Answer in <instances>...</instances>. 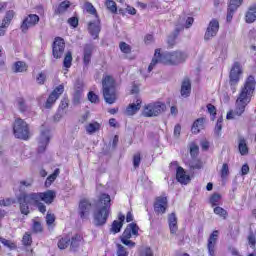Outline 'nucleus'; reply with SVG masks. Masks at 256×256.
Instances as JSON below:
<instances>
[{"instance_id":"72a5a7b5","label":"nucleus","mask_w":256,"mask_h":256,"mask_svg":"<svg viewBox=\"0 0 256 256\" xmlns=\"http://www.w3.org/2000/svg\"><path fill=\"white\" fill-rule=\"evenodd\" d=\"M59 173H61V171L59 170V168H56L54 172L47 177L45 186L51 187V184L55 181V179H57V177H59Z\"/></svg>"},{"instance_id":"6e6d98bb","label":"nucleus","mask_w":256,"mask_h":256,"mask_svg":"<svg viewBox=\"0 0 256 256\" xmlns=\"http://www.w3.org/2000/svg\"><path fill=\"white\" fill-rule=\"evenodd\" d=\"M140 256H155L153 250L149 247L142 248L140 251Z\"/></svg>"},{"instance_id":"2eb2a0df","label":"nucleus","mask_w":256,"mask_h":256,"mask_svg":"<svg viewBox=\"0 0 256 256\" xmlns=\"http://www.w3.org/2000/svg\"><path fill=\"white\" fill-rule=\"evenodd\" d=\"M39 23V16L37 14H29L22 22L20 29L22 33H27L30 27H35Z\"/></svg>"},{"instance_id":"b1692460","label":"nucleus","mask_w":256,"mask_h":256,"mask_svg":"<svg viewBox=\"0 0 256 256\" xmlns=\"http://www.w3.org/2000/svg\"><path fill=\"white\" fill-rule=\"evenodd\" d=\"M168 225L170 233L172 235H175V233H177V231L179 230V226H177V215L175 214V212H172L168 215Z\"/></svg>"},{"instance_id":"5701e85b","label":"nucleus","mask_w":256,"mask_h":256,"mask_svg":"<svg viewBox=\"0 0 256 256\" xmlns=\"http://www.w3.org/2000/svg\"><path fill=\"white\" fill-rule=\"evenodd\" d=\"M91 57H93V45L86 44L83 52V63L85 67L91 63Z\"/></svg>"},{"instance_id":"a211bd4d","label":"nucleus","mask_w":256,"mask_h":256,"mask_svg":"<svg viewBox=\"0 0 256 256\" xmlns=\"http://www.w3.org/2000/svg\"><path fill=\"white\" fill-rule=\"evenodd\" d=\"M168 207V202H167V197L165 196H159L156 198V201L154 203V211L155 213H158L163 215L167 211Z\"/></svg>"},{"instance_id":"a18cd8bd","label":"nucleus","mask_w":256,"mask_h":256,"mask_svg":"<svg viewBox=\"0 0 256 256\" xmlns=\"http://www.w3.org/2000/svg\"><path fill=\"white\" fill-rule=\"evenodd\" d=\"M117 256H129V252H127V249L124 248L123 245L121 244H117V252H116Z\"/></svg>"},{"instance_id":"f8f14e48","label":"nucleus","mask_w":256,"mask_h":256,"mask_svg":"<svg viewBox=\"0 0 256 256\" xmlns=\"http://www.w3.org/2000/svg\"><path fill=\"white\" fill-rule=\"evenodd\" d=\"M65 53V40L61 37L55 38L52 46V55L54 59H61Z\"/></svg>"},{"instance_id":"09e8293b","label":"nucleus","mask_w":256,"mask_h":256,"mask_svg":"<svg viewBox=\"0 0 256 256\" xmlns=\"http://www.w3.org/2000/svg\"><path fill=\"white\" fill-rule=\"evenodd\" d=\"M190 155L192 159L197 158V155H199V146L192 144L190 146Z\"/></svg>"},{"instance_id":"603ef678","label":"nucleus","mask_w":256,"mask_h":256,"mask_svg":"<svg viewBox=\"0 0 256 256\" xmlns=\"http://www.w3.org/2000/svg\"><path fill=\"white\" fill-rule=\"evenodd\" d=\"M22 243L25 246H29L33 243V240L31 238V235L29 233H25L23 238H22Z\"/></svg>"},{"instance_id":"dca6fc26","label":"nucleus","mask_w":256,"mask_h":256,"mask_svg":"<svg viewBox=\"0 0 256 256\" xmlns=\"http://www.w3.org/2000/svg\"><path fill=\"white\" fill-rule=\"evenodd\" d=\"M50 139L49 130H42L38 139V153H45Z\"/></svg>"},{"instance_id":"393cba45","label":"nucleus","mask_w":256,"mask_h":256,"mask_svg":"<svg viewBox=\"0 0 256 256\" xmlns=\"http://www.w3.org/2000/svg\"><path fill=\"white\" fill-rule=\"evenodd\" d=\"M205 118H198L194 121L191 127V131L194 135H197L205 129Z\"/></svg>"},{"instance_id":"6e6552de","label":"nucleus","mask_w":256,"mask_h":256,"mask_svg":"<svg viewBox=\"0 0 256 256\" xmlns=\"http://www.w3.org/2000/svg\"><path fill=\"white\" fill-rule=\"evenodd\" d=\"M55 197H57V194L53 190H48L46 192H32L30 193V199L32 201H44L47 205H51L53 201H55Z\"/></svg>"},{"instance_id":"c03bdc74","label":"nucleus","mask_w":256,"mask_h":256,"mask_svg":"<svg viewBox=\"0 0 256 256\" xmlns=\"http://www.w3.org/2000/svg\"><path fill=\"white\" fill-rule=\"evenodd\" d=\"M106 7L108 10L111 11V13H117V4L113 0H107L106 1Z\"/></svg>"},{"instance_id":"aec40b11","label":"nucleus","mask_w":256,"mask_h":256,"mask_svg":"<svg viewBox=\"0 0 256 256\" xmlns=\"http://www.w3.org/2000/svg\"><path fill=\"white\" fill-rule=\"evenodd\" d=\"M217 239H219V231L215 230L208 239V253L210 256H215V245H217Z\"/></svg>"},{"instance_id":"4c0bfd02","label":"nucleus","mask_w":256,"mask_h":256,"mask_svg":"<svg viewBox=\"0 0 256 256\" xmlns=\"http://www.w3.org/2000/svg\"><path fill=\"white\" fill-rule=\"evenodd\" d=\"M81 235L76 234L71 238V242H70V247L71 249H77V247H79V243H81Z\"/></svg>"},{"instance_id":"8fccbe9b","label":"nucleus","mask_w":256,"mask_h":256,"mask_svg":"<svg viewBox=\"0 0 256 256\" xmlns=\"http://www.w3.org/2000/svg\"><path fill=\"white\" fill-rule=\"evenodd\" d=\"M133 165H134L135 169L139 168V165H141V153L138 152V153L134 154Z\"/></svg>"},{"instance_id":"bf43d9fd","label":"nucleus","mask_w":256,"mask_h":256,"mask_svg":"<svg viewBox=\"0 0 256 256\" xmlns=\"http://www.w3.org/2000/svg\"><path fill=\"white\" fill-rule=\"evenodd\" d=\"M88 100L91 103H99V96H97V94H95L93 92H89L88 93Z\"/></svg>"},{"instance_id":"1a4fd4ad","label":"nucleus","mask_w":256,"mask_h":256,"mask_svg":"<svg viewBox=\"0 0 256 256\" xmlns=\"http://www.w3.org/2000/svg\"><path fill=\"white\" fill-rule=\"evenodd\" d=\"M241 75H243V68L241 67V63L234 62L229 73V83L232 87L239 85V81H241Z\"/></svg>"},{"instance_id":"e433bc0d","label":"nucleus","mask_w":256,"mask_h":256,"mask_svg":"<svg viewBox=\"0 0 256 256\" xmlns=\"http://www.w3.org/2000/svg\"><path fill=\"white\" fill-rule=\"evenodd\" d=\"M72 63H73V54L71 52H67L64 57L63 65L66 69H70Z\"/></svg>"},{"instance_id":"a878e982","label":"nucleus","mask_w":256,"mask_h":256,"mask_svg":"<svg viewBox=\"0 0 256 256\" xmlns=\"http://www.w3.org/2000/svg\"><path fill=\"white\" fill-rule=\"evenodd\" d=\"M181 96L187 98L191 95V80L189 78H185L181 85Z\"/></svg>"},{"instance_id":"7ed1b4c3","label":"nucleus","mask_w":256,"mask_h":256,"mask_svg":"<svg viewBox=\"0 0 256 256\" xmlns=\"http://www.w3.org/2000/svg\"><path fill=\"white\" fill-rule=\"evenodd\" d=\"M111 214V196L109 194H101L93 212V223L95 227H103L106 225L109 215Z\"/></svg>"},{"instance_id":"f704fd0d","label":"nucleus","mask_w":256,"mask_h":256,"mask_svg":"<svg viewBox=\"0 0 256 256\" xmlns=\"http://www.w3.org/2000/svg\"><path fill=\"white\" fill-rule=\"evenodd\" d=\"M71 243V237L70 236H63L58 241V247L59 249H67Z\"/></svg>"},{"instance_id":"6ab92c4d","label":"nucleus","mask_w":256,"mask_h":256,"mask_svg":"<svg viewBox=\"0 0 256 256\" xmlns=\"http://www.w3.org/2000/svg\"><path fill=\"white\" fill-rule=\"evenodd\" d=\"M241 3H243V0H230L226 17L228 23H231L233 20V15L237 11V8L240 7Z\"/></svg>"},{"instance_id":"c9c22d12","label":"nucleus","mask_w":256,"mask_h":256,"mask_svg":"<svg viewBox=\"0 0 256 256\" xmlns=\"http://www.w3.org/2000/svg\"><path fill=\"white\" fill-rule=\"evenodd\" d=\"M13 17H15V12L13 10H9L8 12H6L5 17L2 20V23L4 24V26L11 25V21H13Z\"/></svg>"},{"instance_id":"cd10ccee","label":"nucleus","mask_w":256,"mask_h":256,"mask_svg":"<svg viewBox=\"0 0 256 256\" xmlns=\"http://www.w3.org/2000/svg\"><path fill=\"white\" fill-rule=\"evenodd\" d=\"M246 23H255L256 21V4H253L248 8L245 15Z\"/></svg>"},{"instance_id":"2f4dec72","label":"nucleus","mask_w":256,"mask_h":256,"mask_svg":"<svg viewBox=\"0 0 256 256\" xmlns=\"http://www.w3.org/2000/svg\"><path fill=\"white\" fill-rule=\"evenodd\" d=\"M27 69H28L27 63H25L23 61H17L13 65L14 73H25V71H27Z\"/></svg>"},{"instance_id":"c756f323","label":"nucleus","mask_w":256,"mask_h":256,"mask_svg":"<svg viewBox=\"0 0 256 256\" xmlns=\"http://www.w3.org/2000/svg\"><path fill=\"white\" fill-rule=\"evenodd\" d=\"M85 129L88 135H93V133H97L101 129V124L97 121H92L85 126Z\"/></svg>"},{"instance_id":"49530a36","label":"nucleus","mask_w":256,"mask_h":256,"mask_svg":"<svg viewBox=\"0 0 256 256\" xmlns=\"http://www.w3.org/2000/svg\"><path fill=\"white\" fill-rule=\"evenodd\" d=\"M219 201H221V196L217 193L213 194L210 197V203L212 207H217V205H219Z\"/></svg>"},{"instance_id":"ea45409f","label":"nucleus","mask_w":256,"mask_h":256,"mask_svg":"<svg viewBox=\"0 0 256 256\" xmlns=\"http://www.w3.org/2000/svg\"><path fill=\"white\" fill-rule=\"evenodd\" d=\"M45 81H47V74L45 72H40L36 76V83L38 85H45Z\"/></svg>"},{"instance_id":"37998d69","label":"nucleus","mask_w":256,"mask_h":256,"mask_svg":"<svg viewBox=\"0 0 256 256\" xmlns=\"http://www.w3.org/2000/svg\"><path fill=\"white\" fill-rule=\"evenodd\" d=\"M206 109L208 113L212 116V121H215V115H217V108L213 104H207Z\"/></svg>"},{"instance_id":"a19ab883","label":"nucleus","mask_w":256,"mask_h":256,"mask_svg":"<svg viewBox=\"0 0 256 256\" xmlns=\"http://www.w3.org/2000/svg\"><path fill=\"white\" fill-rule=\"evenodd\" d=\"M122 228H123V223L115 220L112 223L111 231H112V233H119Z\"/></svg>"},{"instance_id":"4468645a","label":"nucleus","mask_w":256,"mask_h":256,"mask_svg":"<svg viewBox=\"0 0 256 256\" xmlns=\"http://www.w3.org/2000/svg\"><path fill=\"white\" fill-rule=\"evenodd\" d=\"M170 166L176 167V179L178 183H181L182 185H187L189 181H191V177L187 175L183 167L179 166V163L175 161V162H172Z\"/></svg>"},{"instance_id":"412c9836","label":"nucleus","mask_w":256,"mask_h":256,"mask_svg":"<svg viewBox=\"0 0 256 256\" xmlns=\"http://www.w3.org/2000/svg\"><path fill=\"white\" fill-rule=\"evenodd\" d=\"M100 23L99 19H96L88 25V31L93 39H97L99 37V33L101 32Z\"/></svg>"},{"instance_id":"c85d7f7f","label":"nucleus","mask_w":256,"mask_h":256,"mask_svg":"<svg viewBox=\"0 0 256 256\" xmlns=\"http://www.w3.org/2000/svg\"><path fill=\"white\" fill-rule=\"evenodd\" d=\"M185 165H188L191 171L195 169H201L203 167V162L197 158H192L191 160H184Z\"/></svg>"},{"instance_id":"39448f33","label":"nucleus","mask_w":256,"mask_h":256,"mask_svg":"<svg viewBox=\"0 0 256 256\" xmlns=\"http://www.w3.org/2000/svg\"><path fill=\"white\" fill-rule=\"evenodd\" d=\"M31 194L27 193H22L18 197V203L20 205V211L22 215H29L30 210H29V205H33V207H37L38 211L40 213L45 214L47 212V206H45L41 200L35 201L32 200Z\"/></svg>"},{"instance_id":"ddd939ff","label":"nucleus","mask_w":256,"mask_h":256,"mask_svg":"<svg viewBox=\"0 0 256 256\" xmlns=\"http://www.w3.org/2000/svg\"><path fill=\"white\" fill-rule=\"evenodd\" d=\"M217 33H219V20L212 19L209 22L206 32L204 34V40L211 41L213 37H217Z\"/></svg>"},{"instance_id":"680f3d73","label":"nucleus","mask_w":256,"mask_h":256,"mask_svg":"<svg viewBox=\"0 0 256 256\" xmlns=\"http://www.w3.org/2000/svg\"><path fill=\"white\" fill-rule=\"evenodd\" d=\"M13 205V200L10 198L0 200V207H9Z\"/></svg>"},{"instance_id":"4be33fe9","label":"nucleus","mask_w":256,"mask_h":256,"mask_svg":"<svg viewBox=\"0 0 256 256\" xmlns=\"http://www.w3.org/2000/svg\"><path fill=\"white\" fill-rule=\"evenodd\" d=\"M69 107V99L64 98L61 100L60 105L58 107L57 113L54 116L55 121H59L63 115H65L67 112L65 109Z\"/></svg>"},{"instance_id":"4d7b16f0","label":"nucleus","mask_w":256,"mask_h":256,"mask_svg":"<svg viewBox=\"0 0 256 256\" xmlns=\"http://www.w3.org/2000/svg\"><path fill=\"white\" fill-rule=\"evenodd\" d=\"M55 223V215L51 213H47L46 215V224L48 227H51Z\"/></svg>"},{"instance_id":"774afa93","label":"nucleus","mask_w":256,"mask_h":256,"mask_svg":"<svg viewBox=\"0 0 256 256\" xmlns=\"http://www.w3.org/2000/svg\"><path fill=\"white\" fill-rule=\"evenodd\" d=\"M126 11L130 15H136L137 14V10L134 7H131V6H127Z\"/></svg>"},{"instance_id":"3c124183","label":"nucleus","mask_w":256,"mask_h":256,"mask_svg":"<svg viewBox=\"0 0 256 256\" xmlns=\"http://www.w3.org/2000/svg\"><path fill=\"white\" fill-rule=\"evenodd\" d=\"M32 230L34 233H42L43 232V226L41 225V222L39 221H34Z\"/></svg>"},{"instance_id":"7c9ffc66","label":"nucleus","mask_w":256,"mask_h":256,"mask_svg":"<svg viewBox=\"0 0 256 256\" xmlns=\"http://www.w3.org/2000/svg\"><path fill=\"white\" fill-rule=\"evenodd\" d=\"M238 150L240 155H249V146H247V140L245 138H239Z\"/></svg>"},{"instance_id":"20e7f679","label":"nucleus","mask_w":256,"mask_h":256,"mask_svg":"<svg viewBox=\"0 0 256 256\" xmlns=\"http://www.w3.org/2000/svg\"><path fill=\"white\" fill-rule=\"evenodd\" d=\"M103 97L106 103L113 105L117 101V83L111 75H105L102 79Z\"/></svg>"},{"instance_id":"f03ea898","label":"nucleus","mask_w":256,"mask_h":256,"mask_svg":"<svg viewBox=\"0 0 256 256\" xmlns=\"http://www.w3.org/2000/svg\"><path fill=\"white\" fill-rule=\"evenodd\" d=\"M187 59V53L181 51L175 52H164L161 54V49H156L154 57L148 66V72L151 73L157 63H163L164 65H179V63H184Z\"/></svg>"},{"instance_id":"0eeeda50","label":"nucleus","mask_w":256,"mask_h":256,"mask_svg":"<svg viewBox=\"0 0 256 256\" xmlns=\"http://www.w3.org/2000/svg\"><path fill=\"white\" fill-rule=\"evenodd\" d=\"M13 133L16 139L27 141L29 139V124L25 120L17 118L13 124Z\"/></svg>"},{"instance_id":"79ce46f5","label":"nucleus","mask_w":256,"mask_h":256,"mask_svg":"<svg viewBox=\"0 0 256 256\" xmlns=\"http://www.w3.org/2000/svg\"><path fill=\"white\" fill-rule=\"evenodd\" d=\"M214 213H215V215H219V217H223V219H227V210H225L219 206H216L214 208Z\"/></svg>"},{"instance_id":"9b49d317","label":"nucleus","mask_w":256,"mask_h":256,"mask_svg":"<svg viewBox=\"0 0 256 256\" xmlns=\"http://www.w3.org/2000/svg\"><path fill=\"white\" fill-rule=\"evenodd\" d=\"M65 91V86L63 84L58 85L52 93L49 95L46 103H45V108L46 109H51L53 105H55L57 99L63 95Z\"/></svg>"},{"instance_id":"338daca9","label":"nucleus","mask_w":256,"mask_h":256,"mask_svg":"<svg viewBox=\"0 0 256 256\" xmlns=\"http://www.w3.org/2000/svg\"><path fill=\"white\" fill-rule=\"evenodd\" d=\"M249 173V165L244 164L241 168V175H247Z\"/></svg>"},{"instance_id":"864d4df0","label":"nucleus","mask_w":256,"mask_h":256,"mask_svg":"<svg viewBox=\"0 0 256 256\" xmlns=\"http://www.w3.org/2000/svg\"><path fill=\"white\" fill-rule=\"evenodd\" d=\"M85 9H86L87 13H90V15H97V10L95 9V6H93V4H91L89 2L86 3Z\"/></svg>"},{"instance_id":"f3484780","label":"nucleus","mask_w":256,"mask_h":256,"mask_svg":"<svg viewBox=\"0 0 256 256\" xmlns=\"http://www.w3.org/2000/svg\"><path fill=\"white\" fill-rule=\"evenodd\" d=\"M92 204L89 200L83 199L79 203V216L81 219H87L91 213Z\"/></svg>"},{"instance_id":"13d9d810","label":"nucleus","mask_w":256,"mask_h":256,"mask_svg":"<svg viewBox=\"0 0 256 256\" xmlns=\"http://www.w3.org/2000/svg\"><path fill=\"white\" fill-rule=\"evenodd\" d=\"M248 243H249V245H250V247H251L252 249H255V245H256V237H255V234L250 233V234L248 235Z\"/></svg>"},{"instance_id":"69168bd1","label":"nucleus","mask_w":256,"mask_h":256,"mask_svg":"<svg viewBox=\"0 0 256 256\" xmlns=\"http://www.w3.org/2000/svg\"><path fill=\"white\" fill-rule=\"evenodd\" d=\"M181 135V125L180 124H177L175 127H174V136L175 137H179Z\"/></svg>"},{"instance_id":"e2e57ef3","label":"nucleus","mask_w":256,"mask_h":256,"mask_svg":"<svg viewBox=\"0 0 256 256\" xmlns=\"http://www.w3.org/2000/svg\"><path fill=\"white\" fill-rule=\"evenodd\" d=\"M83 87V82L78 80L75 84L76 93H78V95H81V93H83Z\"/></svg>"},{"instance_id":"58836bf2","label":"nucleus","mask_w":256,"mask_h":256,"mask_svg":"<svg viewBox=\"0 0 256 256\" xmlns=\"http://www.w3.org/2000/svg\"><path fill=\"white\" fill-rule=\"evenodd\" d=\"M16 106L22 113H25V111H27V104H25V99L23 98L16 99Z\"/></svg>"},{"instance_id":"052dcab7","label":"nucleus","mask_w":256,"mask_h":256,"mask_svg":"<svg viewBox=\"0 0 256 256\" xmlns=\"http://www.w3.org/2000/svg\"><path fill=\"white\" fill-rule=\"evenodd\" d=\"M229 175V165L227 163H224L221 169V177L222 179H225Z\"/></svg>"},{"instance_id":"423d86ee","label":"nucleus","mask_w":256,"mask_h":256,"mask_svg":"<svg viewBox=\"0 0 256 256\" xmlns=\"http://www.w3.org/2000/svg\"><path fill=\"white\" fill-rule=\"evenodd\" d=\"M139 237V226L135 223H130L127 225L126 229L124 230L122 236L120 237L121 243L123 245H126L130 249H133L135 247V242L129 240L131 237Z\"/></svg>"},{"instance_id":"473e14b6","label":"nucleus","mask_w":256,"mask_h":256,"mask_svg":"<svg viewBox=\"0 0 256 256\" xmlns=\"http://www.w3.org/2000/svg\"><path fill=\"white\" fill-rule=\"evenodd\" d=\"M69 7H71V2H69L67 0L63 1L59 4L57 9H55L54 13H55V15H61V13H65L67 11V9H69Z\"/></svg>"},{"instance_id":"0e129e2a","label":"nucleus","mask_w":256,"mask_h":256,"mask_svg":"<svg viewBox=\"0 0 256 256\" xmlns=\"http://www.w3.org/2000/svg\"><path fill=\"white\" fill-rule=\"evenodd\" d=\"M68 23L71 27H77V25H79V19H77V17H71L68 19Z\"/></svg>"},{"instance_id":"5fc2aeb1","label":"nucleus","mask_w":256,"mask_h":256,"mask_svg":"<svg viewBox=\"0 0 256 256\" xmlns=\"http://www.w3.org/2000/svg\"><path fill=\"white\" fill-rule=\"evenodd\" d=\"M120 51H122V53H131V46H129V44L125 43V42H121L120 45Z\"/></svg>"},{"instance_id":"bb28decb","label":"nucleus","mask_w":256,"mask_h":256,"mask_svg":"<svg viewBox=\"0 0 256 256\" xmlns=\"http://www.w3.org/2000/svg\"><path fill=\"white\" fill-rule=\"evenodd\" d=\"M141 99L137 98L135 103L130 104L127 108H126V115L132 116L135 115V113H137V111H139V109H141Z\"/></svg>"},{"instance_id":"de8ad7c7","label":"nucleus","mask_w":256,"mask_h":256,"mask_svg":"<svg viewBox=\"0 0 256 256\" xmlns=\"http://www.w3.org/2000/svg\"><path fill=\"white\" fill-rule=\"evenodd\" d=\"M221 129H223V118L220 117L217 120L216 126H215V135L219 137L221 135Z\"/></svg>"},{"instance_id":"9d476101","label":"nucleus","mask_w":256,"mask_h":256,"mask_svg":"<svg viewBox=\"0 0 256 256\" xmlns=\"http://www.w3.org/2000/svg\"><path fill=\"white\" fill-rule=\"evenodd\" d=\"M166 106L165 104L161 102H156L154 104H149L145 107L143 115L144 117H157V115H160V113H163L165 111Z\"/></svg>"},{"instance_id":"f257e3e1","label":"nucleus","mask_w":256,"mask_h":256,"mask_svg":"<svg viewBox=\"0 0 256 256\" xmlns=\"http://www.w3.org/2000/svg\"><path fill=\"white\" fill-rule=\"evenodd\" d=\"M255 87V76H248L236 99L235 109L227 113L226 119H235V117H241L245 113V108L251 103V98L255 93Z\"/></svg>"}]
</instances>
